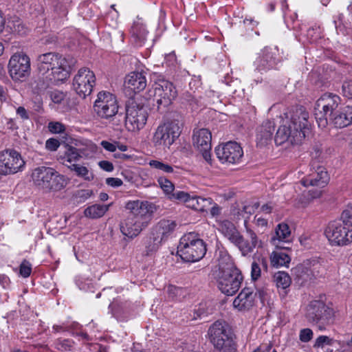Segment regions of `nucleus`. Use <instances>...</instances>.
I'll return each mask as SVG.
<instances>
[{"label":"nucleus","mask_w":352,"mask_h":352,"mask_svg":"<svg viewBox=\"0 0 352 352\" xmlns=\"http://www.w3.org/2000/svg\"><path fill=\"white\" fill-rule=\"evenodd\" d=\"M309 113L304 107H296L285 113V120L276 133L274 141L281 145L288 142L292 144H300L310 133Z\"/></svg>","instance_id":"nucleus-1"},{"label":"nucleus","mask_w":352,"mask_h":352,"mask_svg":"<svg viewBox=\"0 0 352 352\" xmlns=\"http://www.w3.org/2000/svg\"><path fill=\"white\" fill-rule=\"evenodd\" d=\"M126 208L129 210L127 217L121 223L122 233L130 238L137 236L151 222L155 208L148 201H129Z\"/></svg>","instance_id":"nucleus-2"},{"label":"nucleus","mask_w":352,"mask_h":352,"mask_svg":"<svg viewBox=\"0 0 352 352\" xmlns=\"http://www.w3.org/2000/svg\"><path fill=\"white\" fill-rule=\"evenodd\" d=\"M38 70L40 75H47L50 79L63 80L65 79L69 69L74 66L76 60L71 57L63 58L56 53L49 52L38 57Z\"/></svg>","instance_id":"nucleus-3"},{"label":"nucleus","mask_w":352,"mask_h":352,"mask_svg":"<svg viewBox=\"0 0 352 352\" xmlns=\"http://www.w3.org/2000/svg\"><path fill=\"white\" fill-rule=\"evenodd\" d=\"M223 259L225 263L219 261V270L216 276L218 287L226 295L232 296L240 288L243 276L228 255H225Z\"/></svg>","instance_id":"nucleus-4"},{"label":"nucleus","mask_w":352,"mask_h":352,"mask_svg":"<svg viewBox=\"0 0 352 352\" xmlns=\"http://www.w3.org/2000/svg\"><path fill=\"white\" fill-rule=\"evenodd\" d=\"M31 180L37 188L47 191H59L66 186L63 175L52 167L41 166L34 168Z\"/></svg>","instance_id":"nucleus-5"},{"label":"nucleus","mask_w":352,"mask_h":352,"mask_svg":"<svg viewBox=\"0 0 352 352\" xmlns=\"http://www.w3.org/2000/svg\"><path fill=\"white\" fill-rule=\"evenodd\" d=\"M177 253L186 262H197L206 253V246L202 239L193 233L183 236L177 246Z\"/></svg>","instance_id":"nucleus-6"},{"label":"nucleus","mask_w":352,"mask_h":352,"mask_svg":"<svg viewBox=\"0 0 352 352\" xmlns=\"http://www.w3.org/2000/svg\"><path fill=\"white\" fill-rule=\"evenodd\" d=\"M305 317L310 323L318 326L320 331L333 323V309L321 300H312L307 305Z\"/></svg>","instance_id":"nucleus-7"},{"label":"nucleus","mask_w":352,"mask_h":352,"mask_svg":"<svg viewBox=\"0 0 352 352\" xmlns=\"http://www.w3.org/2000/svg\"><path fill=\"white\" fill-rule=\"evenodd\" d=\"M341 102L339 96L332 93H325L317 100L315 107V118L318 126L325 128L329 119Z\"/></svg>","instance_id":"nucleus-8"},{"label":"nucleus","mask_w":352,"mask_h":352,"mask_svg":"<svg viewBox=\"0 0 352 352\" xmlns=\"http://www.w3.org/2000/svg\"><path fill=\"white\" fill-rule=\"evenodd\" d=\"M208 334L217 349L221 352H236V344L230 331L221 322L213 323L209 329Z\"/></svg>","instance_id":"nucleus-9"},{"label":"nucleus","mask_w":352,"mask_h":352,"mask_svg":"<svg viewBox=\"0 0 352 352\" xmlns=\"http://www.w3.org/2000/svg\"><path fill=\"white\" fill-rule=\"evenodd\" d=\"M181 133L178 120L166 122L157 126L152 138V142L157 148H169Z\"/></svg>","instance_id":"nucleus-10"},{"label":"nucleus","mask_w":352,"mask_h":352,"mask_svg":"<svg viewBox=\"0 0 352 352\" xmlns=\"http://www.w3.org/2000/svg\"><path fill=\"white\" fill-rule=\"evenodd\" d=\"M93 108L94 113L100 119L111 120L118 114L119 105L116 96L102 91L98 94Z\"/></svg>","instance_id":"nucleus-11"},{"label":"nucleus","mask_w":352,"mask_h":352,"mask_svg":"<svg viewBox=\"0 0 352 352\" xmlns=\"http://www.w3.org/2000/svg\"><path fill=\"white\" fill-rule=\"evenodd\" d=\"M25 162L21 153L12 148L0 151V175L8 176L22 172Z\"/></svg>","instance_id":"nucleus-12"},{"label":"nucleus","mask_w":352,"mask_h":352,"mask_svg":"<svg viewBox=\"0 0 352 352\" xmlns=\"http://www.w3.org/2000/svg\"><path fill=\"white\" fill-rule=\"evenodd\" d=\"M8 72L14 81H25L30 74V60L23 53L13 54L8 63Z\"/></svg>","instance_id":"nucleus-13"},{"label":"nucleus","mask_w":352,"mask_h":352,"mask_svg":"<svg viewBox=\"0 0 352 352\" xmlns=\"http://www.w3.org/2000/svg\"><path fill=\"white\" fill-rule=\"evenodd\" d=\"M336 220L328 223L324 234L332 245L344 246L352 242V230Z\"/></svg>","instance_id":"nucleus-14"},{"label":"nucleus","mask_w":352,"mask_h":352,"mask_svg":"<svg viewBox=\"0 0 352 352\" xmlns=\"http://www.w3.org/2000/svg\"><path fill=\"white\" fill-rule=\"evenodd\" d=\"M177 95V89L170 81L159 78L155 82L154 97L158 109L169 106Z\"/></svg>","instance_id":"nucleus-15"},{"label":"nucleus","mask_w":352,"mask_h":352,"mask_svg":"<svg viewBox=\"0 0 352 352\" xmlns=\"http://www.w3.org/2000/svg\"><path fill=\"white\" fill-rule=\"evenodd\" d=\"M95 84V74L87 67L80 68L73 80L74 89L82 98L91 94Z\"/></svg>","instance_id":"nucleus-16"},{"label":"nucleus","mask_w":352,"mask_h":352,"mask_svg":"<svg viewBox=\"0 0 352 352\" xmlns=\"http://www.w3.org/2000/svg\"><path fill=\"white\" fill-rule=\"evenodd\" d=\"M218 159L222 163L236 164L242 161L243 151L240 144L236 142H228L219 145L215 148Z\"/></svg>","instance_id":"nucleus-17"},{"label":"nucleus","mask_w":352,"mask_h":352,"mask_svg":"<svg viewBox=\"0 0 352 352\" xmlns=\"http://www.w3.org/2000/svg\"><path fill=\"white\" fill-rule=\"evenodd\" d=\"M244 226L248 239H245L240 233L232 244L239 249L242 256H246L252 253L254 248L261 247L262 241L258 239L256 232L248 226L246 219L244 221Z\"/></svg>","instance_id":"nucleus-18"},{"label":"nucleus","mask_w":352,"mask_h":352,"mask_svg":"<svg viewBox=\"0 0 352 352\" xmlns=\"http://www.w3.org/2000/svg\"><path fill=\"white\" fill-rule=\"evenodd\" d=\"M126 125L130 131H138L146 123L148 113L142 105L132 103L126 110Z\"/></svg>","instance_id":"nucleus-19"},{"label":"nucleus","mask_w":352,"mask_h":352,"mask_svg":"<svg viewBox=\"0 0 352 352\" xmlns=\"http://www.w3.org/2000/svg\"><path fill=\"white\" fill-rule=\"evenodd\" d=\"M278 48L265 47L254 62L255 70L263 73L274 69L278 63Z\"/></svg>","instance_id":"nucleus-20"},{"label":"nucleus","mask_w":352,"mask_h":352,"mask_svg":"<svg viewBox=\"0 0 352 352\" xmlns=\"http://www.w3.org/2000/svg\"><path fill=\"white\" fill-rule=\"evenodd\" d=\"M211 133L207 129H200L194 131L192 137L193 145L201 153L204 160L210 164L211 163Z\"/></svg>","instance_id":"nucleus-21"},{"label":"nucleus","mask_w":352,"mask_h":352,"mask_svg":"<svg viewBox=\"0 0 352 352\" xmlns=\"http://www.w3.org/2000/svg\"><path fill=\"white\" fill-rule=\"evenodd\" d=\"M291 242V231L289 226L285 223H279L275 230V234L271 239V243L278 248L289 249L283 244Z\"/></svg>","instance_id":"nucleus-22"},{"label":"nucleus","mask_w":352,"mask_h":352,"mask_svg":"<svg viewBox=\"0 0 352 352\" xmlns=\"http://www.w3.org/2000/svg\"><path fill=\"white\" fill-rule=\"evenodd\" d=\"M124 85L126 89L139 93L146 87V76L141 72H131L125 77Z\"/></svg>","instance_id":"nucleus-23"},{"label":"nucleus","mask_w":352,"mask_h":352,"mask_svg":"<svg viewBox=\"0 0 352 352\" xmlns=\"http://www.w3.org/2000/svg\"><path fill=\"white\" fill-rule=\"evenodd\" d=\"M329 120L336 128L348 126L352 123V106L347 105L341 108Z\"/></svg>","instance_id":"nucleus-24"},{"label":"nucleus","mask_w":352,"mask_h":352,"mask_svg":"<svg viewBox=\"0 0 352 352\" xmlns=\"http://www.w3.org/2000/svg\"><path fill=\"white\" fill-rule=\"evenodd\" d=\"M177 224L174 221L162 219L152 228V234L164 241L174 232Z\"/></svg>","instance_id":"nucleus-25"},{"label":"nucleus","mask_w":352,"mask_h":352,"mask_svg":"<svg viewBox=\"0 0 352 352\" xmlns=\"http://www.w3.org/2000/svg\"><path fill=\"white\" fill-rule=\"evenodd\" d=\"M254 300L253 289L245 287L233 301V306L239 310L248 309L252 307Z\"/></svg>","instance_id":"nucleus-26"},{"label":"nucleus","mask_w":352,"mask_h":352,"mask_svg":"<svg viewBox=\"0 0 352 352\" xmlns=\"http://www.w3.org/2000/svg\"><path fill=\"white\" fill-rule=\"evenodd\" d=\"M274 130L275 123L273 120L263 122L257 131L256 140L258 144L263 146L271 141Z\"/></svg>","instance_id":"nucleus-27"},{"label":"nucleus","mask_w":352,"mask_h":352,"mask_svg":"<svg viewBox=\"0 0 352 352\" xmlns=\"http://www.w3.org/2000/svg\"><path fill=\"white\" fill-rule=\"evenodd\" d=\"M218 230L226 237L231 243L235 240L241 233L235 225L227 219H220L217 221Z\"/></svg>","instance_id":"nucleus-28"},{"label":"nucleus","mask_w":352,"mask_h":352,"mask_svg":"<svg viewBox=\"0 0 352 352\" xmlns=\"http://www.w3.org/2000/svg\"><path fill=\"white\" fill-rule=\"evenodd\" d=\"M130 33L132 41L137 46H142L144 43L148 34L144 25L139 20L134 21L131 28Z\"/></svg>","instance_id":"nucleus-29"},{"label":"nucleus","mask_w":352,"mask_h":352,"mask_svg":"<svg viewBox=\"0 0 352 352\" xmlns=\"http://www.w3.org/2000/svg\"><path fill=\"white\" fill-rule=\"evenodd\" d=\"M328 181L327 173L324 170V168L319 167L316 177H308L302 179L301 183L304 186H318L324 187Z\"/></svg>","instance_id":"nucleus-30"},{"label":"nucleus","mask_w":352,"mask_h":352,"mask_svg":"<svg viewBox=\"0 0 352 352\" xmlns=\"http://www.w3.org/2000/svg\"><path fill=\"white\" fill-rule=\"evenodd\" d=\"M212 204L211 198H204L198 196H190L187 207L197 211H206Z\"/></svg>","instance_id":"nucleus-31"},{"label":"nucleus","mask_w":352,"mask_h":352,"mask_svg":"<svg viewBox=\"0 0 352 352\" xmlns=\"http://www.w3.org/2000/svg\"><path fill=\"white\" fill-rule=\"evenodd\" d=\"M110 206L111 204H94L85 210L84 214L86 217L91 219L100 218L109 210Z\"/></svg>","instance_id":"nucleus-32"},{"label":"nucleus","mask_w":352,"mask_h":352,"mask_svg":"<svg viewBox=\"0 0 352 352\" xmlns=\"http://www.w3.org/2000/svg\"><path fill=\"white\" fill-rule=\"evenodd\" d=\"M81 157L80 153L78 148L72 146L66 145L64 155L62 157L63 164L68 167L73 164V162L78 161Z\"/></svg>","instance_id":"nucleus-33"},{"label":"nucleus","mask_w":352,"mask_h":352,"mask_svg":"<svg viewBox=\"0 0 352 352\" xmlns=\"http://www.w3.org/2000/svg\"><path fill=\"white\" fill-rule=\"evenodd\" d=\"M267 270V261L264 257H258L252 263L251 277L254 280H258L261 277V270Z\"/></svg>","instance_id":"nucleus-34"},{"label":"nucleus","mask_w":352,"mask_h":352,"mask_svg":"<svg viewBox=\"0 0 352 352\" xmlns=\"http://www.w3.org/2000/svg\"><path fill=\"white\" fill-rule=\"evenodd\" d=\"M55 81L57 80L48 78L47 75H41L36 78L32 82V87L35 93L40 94L45 91L52 82Z\"/></svg>","instance_id":"nucleus-35"},{"label":"nucleus","mask_w":352,"mask_h":352,"mask_svg":"<svg viewBox=\"0 0 352 352\" xmlns=\"http://www.w3.org/2000/svg\"><path fill=\"white\" fill-rule=\"evenodd\" d=\"M270 259L272 265L276 267L283 266L288 267L291 261L290 256L287 254L282 252H273Z\"/></svg>","instance_id":"nucleus-36"},{"label":"nucleus","mask_w":352,"mask_h":352,"mask_svg":"<svg viewBox=\"0 0 352 352\" xmlns=\"http://www.w3.org/2000/svg\"><path fill=\"white\" fill-rule=\"evenodd\" d=\"M68 168L75 173L76 175L83 178L85 180L91 181L94 179V175L89 169L81 164H73L68 166Z\"/></svg>","instance_id":"nucleus-37"},{"label":"nucleus","mask_w":352,"mask_h":352,"mask_svg":"<svg viewBox=\"0 0 352 352\" xmlns=\"http://www.w3.org/2000/svg\"><path fill=\"white\" fill-rule=\"evenodd\" d=\"M274 281L278 288L283 289L287 288L291 284V278L289 274L281 271L274 274Z\"/></svg>","instance_id":"nucleus-38"},{"label":"nucleus","mask_w":352,"mask_h":352,"mask_svg":"<svg viewBox=\"0 0 352 352\" xmlns=\"http://www.w3.org/2000/svg\"><path fill=\"white\" fill-rule=\"evenodd\" d=\"M163 241L151 232V236L145 242L146 254H150L156 252Z\"/></svg>","instance_id":"nucleus-39"},{"label":"nucleus","mask_w":352,"mask_h":352,"mask_svg":"<svg viewBox=\"0 0 352 352\" xmlns=\"http://www.w3.org/2000/svg\"><path fill=\"white\" fill-rule=\"evenodd\" d=\"M212 309L208 305L206 302H202L199 304L198 307L194 309L192 319L201 318L210 314Z\"/></svg>","instance_id":"nucleus-40"},{"label":"nucleus","mask_w":352,"mask_h":352,"mask_svg":"<svg viewBox=\"0 0 352 352\" xmlns=\"http://www.w3.org/2000/svg\"><path fill=\"white\" fill-rule=\"evenodd\" d=\"M343 226L352 230V208L344 210L339 219L336 220Z\"/></svg>","instance_id":"nucleus-41"},{"label":"nucleus","mask_w":352,"mask_h":352,"mask_svg":"<svg viewBox=\"0 0 352 352\" xmlns=\"http://www.w3.org/2000/svg\"><path fill=\"white\" fill-rule=\"evenodd\" d=\"M190 195L188 192H186L182 190H175L170 195H169L168 199L171 201H177L179 202H184L187 206L188 199L190 197Z\"/></svg>","instance_id":"nucleus-42"},{"label":"nucleus","mask_w":352,"mask_h":352,"mask_svg":"<svg viewBox=\"0 0 352 352\" xmlns=\"http://www.w3.org/2000/svg\"><path fill=\"white\" fill-rule=\"evenodd\" d=\"M158 184L164 193L169 197V195L175 190L173 184L168 179L161 177L157 180Z\"/></svg>","instance_id":"nucleus-43"},{"label":"nucleus","mask_w":352,"mask_h":352,"mask_svg":"<svg viewBox=\"0 0 352 352\" xmlns=\"http://www.w3.org/2000/svg\"><path fill=\"white\" fill-rule=\"evenodd\" d=\"M149 165L157 170H161L163 173H173L174 168L172 166L163 163L162 162L158 160H151L149 162Z\"/></svg>","instance_id":"nucleus-44"},{"label":"nucleus","mask_w":352,"mask_h":352,"mask_svg":"<svg viewBox=\"0 0 352 352\" xmlns=\"http://www.w3.org/2000/svg\"><path fill=\"white\" fill-rule=\"evenodd\" d=\"M72 341L68 339H58L55 342L56 348L61 351H70L72 347Z\"/></svg>","instance_id":"nucleus-45"},{"label":"nucleus","mask_w":352,"mask_h":352,"mask_svg":"<svg viewBox=\"0 0 352 352\" xmlns=\"http://www.w3.org/2000/svg\"><path fill=\"white\" fill-rule=\"evenodd\" d=\"M31 263L27 260H23L19 266V274L23 278H28L31 274Z\"/></svg>","instance_id":"nucleus-46"},{"label":"nucleus","mask_w":352,"mask_h":352,"mask_svg":"<svg viewBox=\"0 0 352 352\" xmlns=\"http://www.w3.org/2000/svg\"><path fill=\"white\" fill-rule=\"evenodd\" d=\"M48 129L52 133H62L65 131V126L60 122H50Z\"/></svg>","instance_id":"nucleus-47"},{"label":"nucleus","mask_w":352,"mask_h":352,"mask_svg":"<svg viewBox=\"0 0 352 352\" xmlns=\"http://www.w3.org/2000/svg\"><path fill=\"white\" fill-rule=\"evenodd\" d=\"M93 194L91 190L89 189H82L78 190L75 193V197L76 199H79V201H84L88 198H89Z\"/></svg>","instance_id":"nucleus-48"},{"label":"nucleus","mask_w":352,"mask_h":352,"mask_svg":"<svg viewBox=\"0 0 352 352\" xmlns=\"http://www.w3.org/2000/svg\"><path fill=\"white\" fill-rule=\"evenodd\" d=\"M313 338V331L309 328L302 329L299 333V339L302 342H308Z\"/></svg>","instance_id":"nucleus-49"},{"label":"nucleus","mask_w":352,"mask_h":352,"mask_svg":"<svg viewBox=\"0 0 352 352\" xmlns=\"http://www.w3.org/2000/svg\"><path fill=\"white\" fill-rule=\"evenodd\" d=\"M342 91L344 97L352 99V80L344 82L342 86Z\"/></svg>","instance_id":"nucleus-50"},{"label":"nucleus","mask_w":352,"mask_h":352,"mask_svg":"<svg viewBox=\"0 0 352 352\" xmlns=\"http://www.w3.org/2000/svg\"><path fill=\"white\" fill-rule=\"evenodd\" d=\"M60 146V142L55 138H50L46 141L45 147L47 150L54 151Z\"/></svg>","instance_id":"nucleus-51"},{"label":"nucleus","mask_w":352,"mask_h":352,"mask_svg":"<svg viewBox=\"0 0 352 352\" xmlns=\"http://www.w3.org/2000/svg\"><path fill=\"white\" fill-rule=\"evenodd\" d=\"M259 207L258 202L254 203L253 205H246L243 207L241 213L247 214L246 219L249 218V216L254 212V211Z\"/></svg>","instance_id":"nucleus-52"},{"label":"nucleus","mask_w":352,"mask_h":352,"mask_svg":"<svg viewBox=\"0 0 352 352\" xmlns=\"http://www.w3.org/2000/svg\"><path fill=\"white\" fill-rule=\"evenodd\" d=\"M330 341L331 340L329 339V337L326 336H320L316 340L314 347L319 348L322 347L325 344H330Z\"/></svg>","instance_id":"nucleus-53"},{"label":"nucleus","mask_w":352,"mask_h":352,"mask_svg":"<svg viewBox=\"0 0 352 352\" xmlns=\"http://www.w3.org/2000/svg\"><path fill=\"white\" fill-rule=\"evenodd\" d=\"M106 184L113 188H118L122 185V179L116 177H108L106 179Z\"/></svg>","instance_id":"nucleus-54"},{"label":"nucleus","mask_w":352,"mask_h":352,"mask_svg":"<svg viewBox=\"0 0 352 352\" xmlns=\"http://www.w3.org/2000/svg\"><path fill=\"white\" fill-rule=\"evenodd\" d=\"M98 166L104 171L112 172L114 169L113 164L107 160H102L98 162Z\"/></svg>","instance_id":"nucleus-55"},{"label":"nucleus","mask_w":352,"mask_h":352,"mask_svg":"<svg viewBox=\"0 0 352 352\" xmlns=\"http://www.w3.org/2000/svg\"><path fill=\"white\" fill-rule=\"evenodd\" d=\"M116 144L118 142H115L113 143L109 142L107 140H102L100 142V145L107 151L109 152H115L117 148Z\"/></svg>","instance_id":"nucleus-56"},{"label":"nucleus","mask_w":352,"mask_h":352,"mask_svg":"<svg viewBox=\"0 0 352 352\" xmlns=\"http://www.w3.org/2000/svg\"><path fill=\"white\" fill-rule=\"evenodd\" d=\"M10 280L6 274H0V285L4 289H9L10 288Z\"/></svg>","instance_id":"nucleus-57"},{"label":"nucleus","mask_w":352,"mask_h":352,"mask_svg":"<svg viewBox=\"0 0 352 352\" xmlns=\"http://www.w3.org/2000/svg\"><path fill=\"white\" fill-rule=\"evenodd\" d=\"M254 222L256 226L261 228H266L267 226V220L262 217H258V214L255 215Z\"/></svg>","instance_id":"nucleus-58"},{"label":"nucleus","mask_w":352,"mask_h":352,"mask_svg":"<svg viewBox=\"0 0 352 352\" xmlns=\"http://www.w3.org/2000/svg\"><path fill=\"white\" fill-rule=\"evenodd\" d=\"M16 114L19 116L23 120H26L30 118L29 113L23 107H19L16 109Z\"/></svg>","instance_id":"nucleus-59"},{"label":"nucleus","mask_w":352,"mask_h":352,"mask_svg":"<svg viewBox=\"0 0 352 352\" xmlns=\"http://www.w3.org/2000/svg\"><path fill=\"white\" fill-rule=\"evenodd\" d=\"M51 98L54 103L59 104L64 99V94L62 92L54 91L52 93Z\"/></svg>","instance_id":"nucleus-60"},{"label":"nucleus","mask_w":352,"mask_h":352,"mask_svg":"<svg viewBox=\"0 0 352 352\" xmlns=\"http://www.w3.org/2000/svg\"><path fill=\"white\" fill-rule=\"evenodd\" d=\"M24 25L21 23V21L18 20L16 21L13 25V30L14 32H18L19 34H24L25 31H23Z\"/></svg>","instance_id":"nucleus-61"},{"label":"nucleus","mask_w":352,"mask_h":352,"mask_svg":"<svg viewBox=\"0 0 352 352\" xmlns=\"http://www.w3.org/2000/svg\"><path fill=\"white\" fill-rule=\"evenodd\" d=\"M8 98V90L6 87L0 85V101L6 102Z\"/></svg>","instance_id":"nucleus-62"},{"label":"nucleus","mask_w":352,"mask_h":352,"mask_svg":"<svg viewBox=\"0 0 352 352\" xmlns=\"http://www.w3.org/2000/svg\"><path fill=\"white\" fill-rule=\"evenodd\" d=\"M243 23L247 25L250 26L252 29H253L254 27H256L258 25V22L256 21H254L252 18H246L243 20Z\"/></svg>","instance_id":"nucleus-63"},{"label":"nucleus","mask_w":352,"mask_h":352,"mask_svg":"<svg viewBox=\"0 0 352 352\" xmlns=\"http://www.w3.org/2000/svg\"><path fill=\"white\" fill-rule=\"evenodd\" d=\"M221 208L216 204L212 206L210 209V214L212 217H216L220 214Z\"/></svg>","instance_id":"nucleus-64"}]
</instances>
